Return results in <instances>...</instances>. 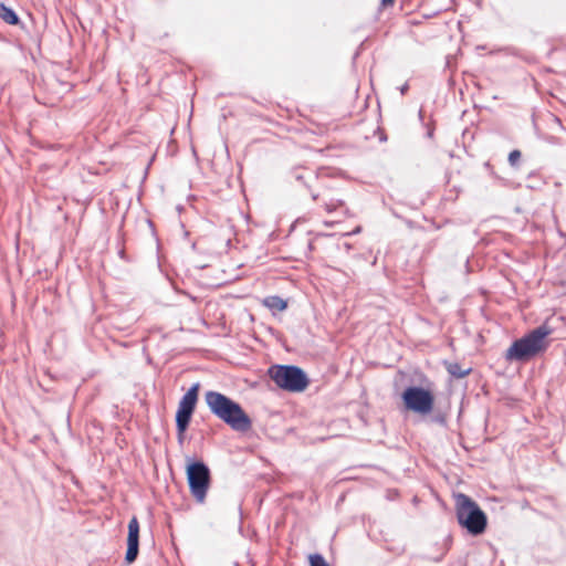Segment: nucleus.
Returning a JSON list of instances; mask_svg holds the SVG:
<instances>
[{"label":"nucleus","mask_w":566,"mask_h":566,"mask_svg":"<svg viewBox=\"0 0 566 566\" xmlns=\"http://www.w3.org/2000/svg\"><path fill=\"white\" fill-rule=\"evenodd\" d=\"M335 223V221H324V226L327 228H332Z\"/></svg>","instance_id":"a211bd4d"},{"label":"nucleus","mask_w":566,"mask_h":566,"mask_svg":"<svg viewBox=\"0 0 566 566\" xmlns=\"http://www.w3.org/2000/svg\"><path fill=\"white\" fill-rule=\"evenodd\" d=\"M455 515L461 527L473 536L484 533L488 525L486 514L470 496L458 493L454 494Z\"/></svg>","instance_id":"7ed1b4c3"},{"label":"nucleus","mask_w":566,"mask_h":566,"mask_svg":"<svg viewBox=\"0 0 566 566\" xmlns=\"http://www.w3.org/2000/svg\"><path fill=\"white\" fill-rule=\"evenodd\" d=\"M311 566H329L324 557L319 554H314L310 556Z\"/></svg>","instance_id":"4468645a"},{"label":"nucleus","mask_w":566,"mask_h":566,"mask_svg":"<svg viewBox=\"0 0 566 566\" xmlns=\"http://www.w3.org/2000/svg\"><path fill=\"white\" fill-rule=\"evenodd\" d=\"M264 305L273 311H284L287 306L286 302L280 296H269L264 300Z\"/></svg>","instance_id":"9b49d317"},{"label":"nucleus","mask_w":566,"mask_h":566,"mask_svg":"<svg viewBox=\"0 0 566 566\" xmlns=\"http://www.w3.org/2000/svg\"><path fill=\"white\" fill-rule=\"evenodd\" d=\"M139 553V523L137 517L130 518L128 523V535H127V551L125 560L127 564H133Z\"/></svg>","instance_id":"6e6552de"},{"label":"nucleus","mask_w":566,"mask_h":566,"mask_svg":"<svg viewBox=\"0 0 566 566\" xmlns=\"http://www.w3.org/2000/svg\"><path fill=\"white\" fill-rule=\"evenodd\" d=\"M313 174L311 171H307V170H296L294 172V178L297 180V181H304L307 177H312Z\"/></svg>","instance_id":"2eb2a0df"},{"label":"nucleus","mask_w":566,"mask_h":566,"mask_svg":"<svg viewBox=\"0 0 566 566\" xmlns=\"http://www.w3.org/2000/svg\"><path fill=\"white\" fill-rule=\"evenodd\" d=\"M0 18L11 25H15L19 22L17 13L2 2H0Z\"/></svg>","instance_id":"9d476101"},{"label":"nucleus","mask_w":566,"mask_h":566,"mask_svg":"<svg viewBox=\"0 0 566 566\" xmlns=\"http://www.w3.org/2000/svg\"><path fill=\"white\" fill-rule=\"evenodd\" d=\"M407 91H408V84H405V85L400 88V92H401V94H405Z\"/></svg>","instance_id":"6ab92c4d"},{"label":"nucleus","mask_w":566,"mask_h":566,"mask_svg":"<svg viewBox=\"0 0 566 566\" xmlns=\"http://www.w3.org/2000/svg\"><path fill=\"white\" fill-rule=\"evenodd\" d=\"M402 400L408 410L420 415H428L433 409L434 398L432 394L417 386L408 387L402 392Z\"/></svg>","instance_id":"0eeeda50"},{"label":"nucleus","mask_w":566,"mask_h":566,"mask_svg":"<svg viewBox=\"0 0 566 566\" xmlns=\"http://www.w3.org/2000/svg\"><path fill=\"white\" fill-rule=\"evenodd\" d=\"M344 214L349 216V210L347 208L344 210Z\"/></svg>","instance_id":"aec40b11"},{"label":"nucleus","mask_w":566,"mask_h":566,"mask_svg":"<svg viewBox=\"0 0 566 566\" xmlns=\"http://www.w3.org/2000/svg\"><path fill=\"white\" fill-rule=\"evenodd\" d=\"M271 379L282 389L291 392H302L308 386L306 374L297 366L275 365L269 369Z\"/></svg>","instance_id":"20e7f679"},{"label":"nucleus","mask_w":566,"mask_h":566,"mask_svg":"<svg viewBox=\"0 0 566 566\" xmlns=\"http://www.w3.org/2000/svg\"><path fill=\"white\" fill-rule=\"evenodd\" d=\"M187 479L190 492L197 502L203 503L210 485V470L202 462L197 461L187 465Z\"/></svg>","instance_id":"39448f33"},{"label":"nucleus","mask_w":566,"mask_h":566,"mask_svg":"<svg viewBox=\"0 0 566 566\" xmlns=\"http://www.w3.org/2000/svg\"><path fill=\"white\" fill-rule=\"evenodd\" d=\"M552 328L543 324L523 337L516 339L507 348L505 358L509 361H527L544 353L549 346Z\"/></svg>","instance_id":"f03ea898"},{"label":"nucleus","mask_w":566,"mask_h":566,"mask_svg":"<svg viewBox=\"0 0 566 566\" xmlns=\"http://www.w3.org/2000/svg\"><path fill=\"white\" fill-rule=\"evenodd\" d=\"M448 371L455 378H463L470 371V369H463L459 364L452 363L448 366Z\"/></svg>","instance_id":"f8f14e48"},{"label":"nucleus","mask_w":566,"mask_h":566,"mask_svg":"<svg viewBox=\"0 0 566 566\" xmlns=\"http://www.w3.org/2000/svg\"><path fill=\"white\" fill-rule=\"evenodd\" d=\"M394 3V0H381V4L384 7L391 6Z\"/></svg>","instance_id":"f3484780"},{"label":"nucleus","mask_w":566,"mask_h":566,"mask_svg":"<svg viewBox=\"0 0 566 566\" xmlns=\"http://www.w3.org/2000/svg\"><path fill=\"white\" fill-rule=\"evenodd\" d=\"M200 384H193L179 401L176 413V427L179 442H182L184 434L190 423L192 413L198 401Z\"/></svg>","instance_id":"423d86ee"},{"label":"nucleus","mask_w":566,"mask_h":566,"mask_svg":"<svg viewBox=\"0 0 566 566\" xmlns=\"http://www.w3.org/2000/svg\"><path fill=\"white\" fill-rule=\"evenodd\" d=\"M360 231H361V227H357V228H355L352 232H348L347 234H348V235H353V234H357V233H359Z\"/></svg>","instance_id":"dca6fc26"},{"label":"nucleus","mask_w":566,"mask_h":566,"mask_svg":"<svg viewBox=\"0 0 566 566\" xmlns=\"http://www.w3.org/2000/svg\"><path fill=\"white\" fill-rule=\"evenodd\" d=\"M312 198L314 201L322 202V206L328 213L336 211L338 208L345 207V201L342 198L333 197L328 191H324L322 193L312 192Z\"/></svg>","instance_id":"1a4fd4ad"},{"label":"nucleus","mask_w":566,"mask_h":566,"mask_svg":"<svg viewBox=\"0 0 566 566\" xmlns=\"http://www.w3.org/2000/svg\"><path fill=\"white\" fill-rule=\"evenodd\" d=\"M205 401L210 411L232 430L247 432L251 429L252 421L250 417L238 402L226 395L210 390L205 394Z\"/></svg>","instance_id":"f257e3e1"},{"label":"nucleus","mask_w":566,"mask_h":566,"mask_svg":"<svg viewBox=\"0 0 566 566\" xmlns=\"http://www.w3.org/2000/svg\"><path fill=\"white\" fill-rule=\"evenodd\" d=\"M521 157H522V154L520 150L517 149H514L512 150L510 154H509V164L512 166V167H517L518 164H520V160H521Z\"/></svg>","instance_id":"ddd939ff"}]
</instances>
